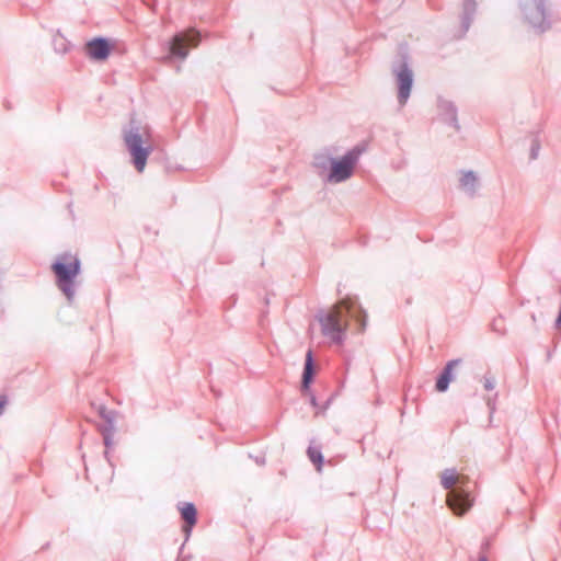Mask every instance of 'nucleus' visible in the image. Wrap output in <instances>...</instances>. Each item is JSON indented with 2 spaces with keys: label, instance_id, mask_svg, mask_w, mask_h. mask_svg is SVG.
Returning <instances> with one entry per match:
<instances>
[{
  "label": "nucleus",
  "instance_id": "nucleus-1",
  "mask_svg": "<svg viewBox=\"0 0 561 561\" xmlns=\"http://www.w3.org/2000/svg\"><path fill=\"white\" fill-rule=\"evenodd\" d=\"M343 311L357 322L359 333H364L367 328L366 310L358 304L356 296L346 295L333 305L331 312L320 309L314 316L321 325V333L335 344H342L345 340L348 323L343 324L341 321Z\"/></svg>",
  "mask_w": 561,
  "mask_h": 561
},
{
  "label": "nucleus",
  "instance_id": "nucleus-2",
  "mask_svg": "<svg viewBox=\"0 0 561 561\" xmlns=\"http://www.w3.org/2000/svg\"><path fill=\"white\" fill-rule=\"evenodd\" d=\"M50 271L55 276L57 288L66 297L68 304L72 305L79 285L77 278L81 274V260L69 251L59 253L51 263Z\"/></svg>",
  "mask_w": 561,
  "mask_h": 561
},
{
  "label": "nucleus",
  "instance_id": "nucleus-3",
  "mask_svg": "<svg viewBox=\"0 0 561 561\" xmlns=\"http://www.w3.org/2000/svg\"><path fill=\"white\" fill-rule=\"evenodd\" d=\"M519 9L525 23L537 35L550 31L558 22V18L549 8L547 0H520Z\"/></svg>",
  "mask_w": 561,
  "mask_h": 561
},
{
  "label": "nucleus",
  "instance_id": "nucleus-4",
  "mask_svg": "<svg viewBox=\"0 0 561 561\" xmlns=\"http://www.w3.org/2000/svg\"><path fill=\"white\" fill-rule=\"evenodd\" d=\"M123 139L127 151L131 157V163L138 172L146 168L148 157L152 152L151 145H145L140 123L134 115L129 123L123 128Z\"/></svg>",
  "mask_w": 561,
  "mask_h": 561
},
{
  "label": "nucleus",
  "instance_id": "nucleus-5",
  "mask_svg": "<svg viewBox=\"0 0 561 561\" xmlns=\"http://www.w3.org/2000/svg\"><path fill=\"white\" fill-rule=\"evenodd\" d=\"M391 73L398 89V103L403 107L408 103L414 83V72L407 47H399L396 58L391 62Z\"/></svg>",
  "mask_w": 561,
  "mask_h": 561
},
{
  "label": "nucleus",
  "instance_id": "nucleus-6",
  "mask_svg": "<svg viewBox=\"0 0 561 561\" xmlns=\"http://www.w3.org/2000/svg\"><path fill=\"white\" fill-rule=\"evenodd\" d=\"M366 150L365 144H358L348 150L341 158H333L331 170L325 180L329 183H341L348 180L353 174L359 157Z\"/></svg>",
  "mask_w": 561,
  "mask_h": 561
},
{
  "label": "nucleus",
  "instance_id": "nucleus-7",
  "mask_svg": "<svg viewBox=\"0 0 561 561\" xmlns=\"http://www.w3.org/2000/svg\"><path fill=\"white\" fill-rule=\"evenodd\" d=\"M92 408L98 412L99 416L103 420V424L98 425V431L102 435L103 444L105 446L104 450V457L110 463V466H113L111 456H110V449L114 446V434L116 432V417H117V411L107 409L102 403H91Z\"/></svg>",
  "mask_w": 561,
  "mask_h": 561
},
{
  "label": "nucleus",
  "instance_id": "nucleus-8",
  "mask_svg": "<svg viewBox=\"0 0 561 561\" xmlns=\"http://www.w3.org/2000/svg\"><path fill=\"white\" fill-rule=\"evenodd\" d=\"M201 42V34L195 30L179 32L168 43V55L163 57L164 62L174 58L185 59L188 55L187 47H196Z\"/></svg>",
  "mask_w": 561,
  "mask_h": 561
},
{
  "label": "nucleus",
  "instance_id": "nucleus-9",
  "mask_svg": "<svg viewBox=\"0 0 561 561\" xmlns=\"http://www.w3.org/2000/svg\"><path fill=\"white\" fill-rule=\"evenodd\" d=\"M114 49V42L104 36H95L83 46L85 56L95 62L105 61Z\"/></svg>",
  "mask_w": 561,
  "mask_h": 561
},
{
  "label": "nucleus",
  "instance_id": "nucleus-10",
  "mask_svg": "<svg viewBox=\"0 0 561 561\" xmlns=\"http://www.w3.org/2000/svg\"><path fill=\"white\" fill-rule=\"evenodd\" d=\"M317 366L313 357V352L308 350L306 353L302 375H301V392L310 394V404L318 408L316 396L311 392V385L314 380Z\"/></svg>",
  "mask_w": 561,
  "mask_h": 561
},
{
  "label": "nucleus",
  "instance_id": "nucleus-11",
  "mask_svg": "<svg viewBox=\"0 0 561 561\" xmlns=\"http://www.w3.org/2000/svg\"><path fill=\"white\" fill-rule=\"evenodd\" d=\"M447 503L455 514L463 515L472 506V497L462 488H454L448 494Z\"/></svg>",
  "mask_w": 561,
  "mask_h": 561
},
{
  "label": "nucleus",
  "instance_id": "nucleus-12",
  "mask_svg": "<svg viewBox=\"0 0 561 561\" xmlns=\"http://www.w3.org/2000/svg\"><path fill=\"white\" fill-rule=\"evenodd\" d=\"M437 107L442 121L453 126L457 131L460 130V125L458 123V110L455 103L443 98H438Z\"/></svg>",
  "mask_w": 561,
  "mask_h": 561
},
{
  "label": "nucleus",
  "instance_id": "nucleus-13",
  "mask_svg": "<svg viewBox=\"0 0 561 561\" xmlns=\"http://www.w3.org/2000/svg\"><path fill=\"white\" fill-rule=\"evenodd\" d=\"M460 363V358L451 359L446 363L436 378L435 390L437 392H446L448 390L450 382L455 379L454 369Z\"/></svg>",
  "mask_w": 561,
  "mask_h": 561
},
{
  "label": "nucleus",
  "instance_id": "nucleus-14",
  "mask_svg": "<svg viewBox=\"0 0 561 561\" xmlns=\"http://www.w3.org/2000/svg\"><path fill=\"white\" fill-rule=\"evenodd\" d=\"M178 510L180 512L183 523L188 525H196L198 520L197 508L192 502H179Z\"/></svg>",
  "mask_w": 561,
  "mask_h": 561
},
{
  "label": "nucleus",
  "instance_id": "nucleus-15",
  "mask_svg": "<svg viewBox=\"0 0 561 561\" xmlns=\"http://www.w3.org/2000/svg\"><path fill=\"white\" fill-rule=\"evenodd\" d=\"M459 182L460 188L463 190L469 197H474L477 195L479 180L473 171L470 170L463 172Z\"/></svg>",
  "mask_w": 561,
  "mask_h": 561
},
{
  "label": "nucleus",
  "instance_id": "nucleus-16",
  "mask_svg": "<svg viewBox=\"0 0 561 561\" xmlns=\"http://www.w3.org/2000/svg\"><path fill=\"white\" fill-rule=\"evenodd\" d=\"M476 12H477L476 0H463L462 13H461V28L463 32H467L469 30V27L473 21Z\"/></svg>",
  "mask_w": 561,
  "mask_h": 561
},
{
  "label": "nucleus",
  "instance_id": "nucleus-17",
  "mask_svg": "<svg viewBox=\"0 0 561 561\" xmlns=\"http://www.w3.org/2000/svg\"><path fill=\"white\" fill-rule=\"evenodd\" d=\"M333 157L328 153H317L313 157V167L319 171V174L323 171H330L332 165Z\"/></svg>",
  "mask_w": 561,
  "mask_h": 561
},
{
  "label": "nucleus",
  "instance_id": "nucleus-18",
  "mask_svg": "<svg viewBox=\"0 0 561 561\" xmlns=\"http://www.w3.org/2000/svg\"><path fill=\"white\" fill-rule=\"evenodd\" d=\"M307 456L312 465L316 467L318 472H321L324 465V457L321 453L320 447L309 446L307 449Z\"/></svg>",
  "mask_w": 561,
  "mask_h": 561
},
{
  "label": "nucleus",
  "instance_id": "nucleus-19",
  "mask_svg": "<svg viewBox=\"0 0 561 561\" xmlns=\"http://www.w3.org/2000/svg\"><path fill=\"white\" fill-rule=\"evenodd\" d=\"M540 133H541L540 129L529 133V136L531 137V145H530V152H529L530 160H536L539 156V151H540V147H541L540 138H539Z\"/></svg>",
  "mask_w": 561,
  "mask_h": 561
},
{
  "label": "nucleus",
  "instance_id": "nucleus-20",
  "mask_svg": "<svg viewBox=\"0 0 561 561\" xmlns=\"http://www.w3.org/2000/svg\"><path fill=\"white\" fill-rule=\"evenodd\" d=\"M456 482V470L446 469L440 477V483L445 490H453V485Z\"/></svg>",
  "mask_w": 561,
  "mask_h": 561
},
{
  "label": "nucleus",
  "instance_id": "nucleus-21",
  "mask_svg": "<svg viewBox=\"0 0 561 561\" xmlns=\"http://www.w3.org/2000/svg\"><path fill=\"white\" fill-rule=\"evenodd\" d=\"M495 383H496L495 378L490 373H486L483 376V388L486 391H492L495 388Z\"/></svg>",
  "mask_w": 561,
  "mask_h": 561
},
{
  "label": "nucleus",
  "instance_id": "nucleus-22",
  "mask_svg": "<svg viewBox=\"0 0 561 561\" xmlns=\"http://www.w3.org/2000/svg\"><path fill=\"white\" fill-rule=\"evenodd\" d=\"M194 527H195V525H188V524L183 523L182 531L184 534V542H183L184 545L190 539Z\"/></svg>",
  "mask_w": 561,
  "mask_h": 561
},
{
  "label": "nucleus",
  "instance_id": "nucleus-23",
  "mask_svg": "<svg viewBox=\"0 0 561 561\" xmlns=\"http://www.w3.org/2000/svg\"><path fill=\"white\" fill-rule=\"evenodd\" d=\"M500 322H502V319H499V320H496V319H495V320L493 321V323H492V328H493V330H494V331H496V332H499V333H501V334H504V330H502V329L500 328Z\"/></svg>",
  "mask_w": 561,
  "mask_h": 561
},
{
  "label": "nucleus",
  "instance_id": "nucleus-24",
  "mask_svg": "<svg viewBox=\"0 0 561 561\" xmlns=\"http://www.w3.org/2000/svg\"><path fill=\"white\" fill-rule=\"evenodd\" d=\"M183 549H184V543H182V546L180 547L179 557H178L176 561H188L191 559V556H182Z\"/></svg>",
  "mask_w": 561,
  "mask_h": 561
},
{
  "label": "nucleus",
  "instance_id": "nucleus-25",
  "mask_svg": "<svg viewBox=\"0 0 561 561\" xmlns=\"http://www.w3.org/2000/svg\"><path fill=\"white\" fill-rule=\"evenodd\" d=\"M497 397V393L494 394V398H488L486 400V404L490 409L491 412H493L495 410V404H494V401H495V398Z\"/></svg>",
  "mask_w": 561,
  "mask_h": 561
},
{
  "label": "nucleus",
  "instance_id": "nucleus-26",
  "mask_svg": "<svg viewBox=\"0 0 561 561\" xmlns=\"http://www.w3.org/2000/svg\"><path fill=\"white\" fill-rule=\"evenodd\" d=\"M57 50L61 51L62 54L67 53V50H68L67 44L65 42H62V48H57Z\"/></svg>",
  "mask_w": 561,
  "mask_h": 561
},
{
  "label": "nucleus",
  "instance_id": "nucleus-27",
  "mask_svg": "<svg viewBox=\"0 0 561 561\" xmlns=\"http://www.w3.org/2000/svg\"><path fill=\"white\" fill-rule=\"evenodd\" d=\"M330 403H331V398H329V399L325 401V403H324V404H323V407H322V410L324 411V410L329 407V404H330Z\"/></svg>",
  "mask_w": 561,
  "mask_h": 561
},
{
  "label": "nucleus",
  "instance_id": "nucleus-28",
  "mask_svg": "<svg viewBox=\"0 0 561 561\" xmlns=\"http://www.w3.org/2000/svg\"><path fill=\"white\" fill-rule=\"evenodd\" d=\"M477 561H488V558L485 554H481Z\"/></svg>",
  "mask_w": 561,
  "mask_h": 561
},
{
  "label": "nucleus",
  "instance_id": "nucleus-29",
  "mask_svg": "<svg viewBox=\"0 0 561 561\" xmlns=\"http://www.w3.org/2000/svg\"><path fill=\"white\" fill-rule=\"evenodd\" d=\"M231 298H232V301H231V304H230V306H229L228 308H230V307H232L233 305H236V297H234V296H232Z\"/></svg>",
  "mask_w": 561,
  "mask_h": 561
},
{
  "label": "nucleus",
  "instance_id": "nucleus-30",
  "mask_svg": "<svg viewBox=\"0 0 561 561\" xmlns=\"http://www.w3.org/2000/svg\"><path fill=\"white\" fill-rule=\"evenodd\" d=\"M342 291H343V288H341V284H339V286H337V294L341 295Z\"/></svg>",
  "mask_w": 561,
  "mask_h": 561
},
{
  "label": "nucleus",
  "instance_id": "nucleus-31",
  "mask_svg": "<svg viewBox=\"0 0 561 561\" xmlns=\"http://www.w3.org/2000/svg\"><path fill=\"white\" fill-rule=\"evenodd\" d=\"M48 547H49V542H47L46 545H44V546L42 547V550L47 549Z\"/></svg>",
  "mask_w": 561,
  "mask_h": 561
},
{
  "label": "nucleus",
  "instance_id": "nucleus-32",
  "mask_svg": "<svg viewBox=\"0 0 561 561\" xmlns=\"http://www.w3.org/2000/svg\"><path fill=\"white\" fill-rule=\"evenodd\" d=\"M5 107H7L8 110H10V108H11V104L7 103V104H5Z\"/></svg>",
  "mask_w": 561,
  "mask_h": 561
},
{
  "label": "nucleus",
  "instance_id": "nucleus-33",
  "mask_svg": "<svg viewBox=\"0 0 561 561\" xmlns=\"http://www.w3.org/2000/svg\"><path fill=\"white\" fill-rule=\"evenodd\" d=\"M531 319H533L534 322L536 321L535 314H531Z\"/></svg>",
  "mask_w": 561,
  "mask_h": 561
}]
</instances>
